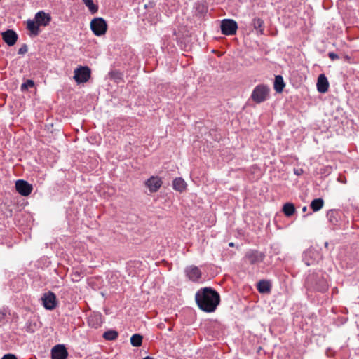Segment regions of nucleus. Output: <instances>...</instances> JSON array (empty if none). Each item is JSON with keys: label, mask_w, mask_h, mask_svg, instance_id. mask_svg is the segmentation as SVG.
Masks as SVG:
<instances>
[{"label": "nucleus", "mask_w": 359, "mask_h": 359, "mask_svg": "<svg viewBox=\"0 0 359 359\" xmlns=\"http://www.w3.org/2000/svg\"><path fill=\"white\" fill-rule=\"evenodd\" d=\"M195 300L198 308L207 313L215 311L220 302L219 293L211 287L199 290L195 294Z\"/></svg>", "instance_id": "1"}, {"label": "nucleus", "mask_w": 359, "mask_h": 359, "mask_svg": "<svg viewBox=\"0 0 359 359\" xmlns=\"http://www.w3.org/2000/svg\"><path fill=\"white\" fill-rule=\"evenodd\" d=\"M270 88L264 84L257 85L252 90L250 98L257 104H260L269 97Z\"/></svg>", "instance_id": "2"}, {"label": "nucleus", "mask_w": 359, "mask_h": 359, "mask_svg": "<svg viewBox=\"0 0 359 359\" xmlns=\"http://www.w3.org/2000/svg\"><path fill=\"white\" fill-rule=\"evenodd\" d=\"M327 275L323 273H317L311 276L308 281L313 283V287L319 292H325L328 288V283L327 280Z\"/></svg>", "instance_id": "3"}, {"label": "nucleus", "mask_w": 359, "mask_h": 359, "mask_svg": "<svg viewBox=\"0 0 359 359\" xmlns=\"http://www.w3.org/2000/svg\"><path fill=\"white\" fill-rule=\"evenodd\" d=\"M265 258V254L255 249H250L246 251L243 260L251 265L259 264Z\"/></svg>", "instance_id": "4"}, {"label": "nucleus", "mask_w": 359, "mask_h": 359, "mask_svg": "<svg viewBox=\"0 0 359 359\" xmlns=\"http://www.w3.org/2000/svg\"><path fill=\"white\" fill-rule=\"evenodd\" d=\"M90 29L95 36H102L107 30V22L102 18H95L90 22Z\"/></svg>", "instance_id": "5"}, {"label": "nucleus", "mask_w": 359, "mask_h": 359, "mask_svg": "<svg viewBox=\"0 0 359 359\" xmlns=\"http://www.w3.org/2000/svg\"><path fill=\"white\" fill-rule=\"evenodd\" d=\"M237 29V22L232 19H224L221 22V31L224 35H234L236 33Z\"/></svg>", "instance_id": "6"}, {"label": "nucleus", "mask_w": 359, "mask_h": 359, "mask_svg": "<svg viewBox=\"0 0 359 359\" xmlns=\"http://www.w3.org/2000/svg\"><path fill=\"white\" fill-rule=\"evenodd\" d=\"M90 69L88 67H80L74 70V78L76 83H81L88 81L90 77Z\"/></svg>", "instance_id": "7"}, {"label": "nucleus", "mask_w": 359, "mask_h": 359, "mask_svg": "<svg viewBox=\"0 0 359 359\" xmlns=\"http://www.w3.org/2000/svg\"><path fill=\"white\" fill-rule=\"evenodd\" d=\"M15 189L20 195L27 196L31 194L33 187L27 181L18 180L15 182Z\"/></svg>", "instance_id": "8"}, {"label": "nucleus", "mask_w": 359, "mask_h": 359, "mask_svg": "<svg viewBox=\"0 0 359 359\" xmlns=\"http://www.w3.org/2000/svg\"><path fill=\"white\" fill-rule=\"evenodd\" d=\"M42 301L43 304L46 309L53 310L57 306L56 296L50 291L43 294Z\"/></svg>", "instance_id": "9"}, {"label": "nucleus", "mask_w": 359, "mask_h": 359, "mask_svg": "<svg viewBox=\"0 0 359 359\" xmlns=\"http://www.w3.org/2000/svg\"><path fill=\"white\" fill-rule=\"evenodd\" d=\"M68 352L65 345L57 344L52 348L51 358L52 359H67Z\"/></svg>", "instance_id": "10"}, {"label": "nucleus", "mask_w": 359, "mask_h": 359, "mask_svg": "<svg viewBox=\"0 0 359 359\" xmlns=\"http://www.w3.org/2000/svg\"><path fill=\"white\" fill-rule=\"evenodd\" d=\"M1 36L4 41L9 46L15 45L18 39L17 33L13 29L2 32Z\"/></svg>", "instance_id": "11"}, {"label": "nucleus", "mask_w": 359, "mask_h": 359, "mask_svg": "<svg viewBox=\"0 0 359 359\" xmlns=\"http://www.w3.org/2000/svg\"><path fill=\"white\" fill-rule=\"evenodd\" d=\"M146 187L151 193L156 192L162 185V180L158 177L151 176L145 182Z\"/></svg>", "instance_id": "12"}, {"label": "nucleus", "mask_w": 359, "mask_h": 359, "mask_svg": "<svg viewBox=\"0 0 359 359\" xmlns=\"http://www.w3.org/2000/svg\"><path fill=\"white\" fill-rule=\"evenodd\" d=\"M184 272L187 277L193 282L198 281L201 276L200 269L196 266H189L186 267Z\"/></svg>", "instance_id": "13"}, {"label": "nucleus", "mask_w": 359, "mask_h": 359, "mask_svg": "<svg viewBox=\"0 0 359 359\" xmlns=\"http://www.w3.org/2000/svg\"><path fill=\"white\" fill-rule=\"evenodd\" d=\"M103 322V317L99 312L92 313L88 320L89 325L94 328H98L100 327Z\"/></svg>", "instance_id": "14"}, {"label": "nucleus", "mask_w": 359, "mask_h": 359, "mask_svg": "<svg viewBox=\"0 0 359 359\" xmlns=\"http://www.w3.org/2000/svg\"><path fill=\"white\" fill-rule=\"evenodd\" d=\"M34 19L39 27L47 26L51 20V16L44 11H39L36 13Z\"/></svg>", "instance_id": "15"}, {"label": "nucleus", "mask_w": 359, "mask_h": 359, "mask_svg": "<svg viewBox=\"0 0 359 359\" xmlns=\"http://www.w3.org/2000/svg\"><path fill=\"white\" fill-rule=\"evenodd\" d=\"M329 82L325 74H320L317 81V90L321 93L328 90Z\"/></svg>", "instance_id": "16"}, {"label": "nucleus", "mask_w": 359, "mask_h": 359, "mask_svg": "<svg viewBox=\"0 0 359 359\" xmlns=\"http://www.w3.org/2000/svg\"><path fill=\"white\" fill-rule=\"evenodd\" d=\"M172 187L180 193L186 190L187 183L182 177H177L172 182Z\"/></svg>", "instance_id": "17"}, {"label": "nucleus", "mask_w": 359, "mask_h": 359, "mask_svg": "<svg viewBox=\"0 0 359 359\" xmlns=\"http://www.w3.org/2000/svg\"><path fill=\"white\" fill-rule=\"evenodd\" d=\"M327 217L332 226H336L339 222V212L336 210H329L327 212Z\"/></svg>", "instance_id": "18"}, {"label": "nucleus", "mask_w": 359, "mask_h": 359, "mask_svg": "<svg viewBox=\"0 0 359 359\" xmlns=\"http://www.w3.org/2000/svg\"><path fill=\"white\" fill-rule=\"evenodd\" d=\"M27 28L30 31L32 36H36L39 35L40 32L39 25L36 20H28L27 22Z\"/></svg>", "instance_id": "19"}, {"label": "nucleus", "mask_w": 359, "mask_h": 359, "mask_svg": "<svg viewBox=\"0 0 359 359\" xmlns=\"http://www.w3.org/2000/svg\"><path fill=\"white\" fill-rule=\"evenodd\" d=\"M285 86V84L283 81V76L280 75L276 76L275 80H274V85H273L274 90L277 93H282Z\"/></svg>", "instance_id": "20"}, {"label": "nucleus", "mask_w": 359, "mask_h": 359, "mask_svg": "<svg viewBox=\"0 0 359 359\" xmlns=\"http://www.w3.org/2000/svg\"><path fill=\"white\" fill-rule=\"evenodd\" d=\"M271 283L268 280H260L257 283V290L260 293H268L271 290Z\"/></svg>", "instance_id": "21"}, {"label": "nucleus", "mask_w": 359, "mask_h": 359, "mask_svg": "<svg viewBox=\"0 0 359 359\" xmlns=\"http://www.w3.org/2000/svg\"><path fill=\"white\" fill-rule=\"evenodd\" d=\"M252 25L260 34H263L264 32V21L259 18H255L252 20Z\"/></svg>", "instance_id": "22"}, {"label": "nucleus", "mask_w": 359, "mask_h": 359, "mask_svg": "<svg viewBox=\"0 0 359 359\" xmlns=\"http://www.w3.org/2000/svg\"><path fill=\"white\" fill-rule=\"evenodd\" d=\"M24 329L27 332L34 333L39 329V325L37 322L35 320H28L27 321Z\"/></svg>", "instance_id": "23"}, {"label": "nucleus", "mask_w": 359, "mask_h": 359, "mask_svg": "<svg viewBox=\"0 0 359 359\" xmlns=\"http://www.w3.org/2000/svg\"><path fill=\"white\" fill-rule=\"evenodd\" d=\"M324 205V201L321 198L313 199L311 203V208L314 211L317 212L320 210Z\"/></svg>", "instance_id": "24"}, {"label": "nucleus", "mask_w": 359, "mask_h": 359, "mask_svg": "<svg viewBox=\"0 0 359 359\" xmlns=\"http://www.w3.org/2000/svg\"><path fill=\"white\" fill-rule=\"evenodd\" d=\"M295 207L292 203H287L283 207V212L287 217L292 216L295 212Z\"/></svg>", "instance_id": "25"}, {"label": "nucleus", "mask_w": 359, "mask_h": 359, "mask_svg": "<svg viewBox=\"0 0 359 359\" xmlns=\"http://www.w3.org/2000/svg\"><path fill=\"white\" fill-rule=\"evenodd\" d=\"M143 337L140 334H134L130 337V343L133 346L140 347L142 344Z\"/></svg>", "instance_id": "26"}, {"label": "nucleus", "mask_w": 359, "mask_h": 359, "mask_svg": "<svg viewBox=\"0 0 359 359\" xmlns=\"http://www.w3.org/2000/svg\"><path fill=\"white\" fill-rule=\"evenodd\" d=\"M102 337L106 340L114 341L118 338V333L116 330H109L104 332Z\"/></svg>", "instance_id": "27"}, {"label": "nucleus", "mask_w": 359, "mask_h": 359, "mask_svg": "<svg viewBox=\"0 0 359 359\" xmlns=\"http://www.w3.org/2000/svg\"><path fill=\"white\" fill-rule=\"evenodd\" d=\"M83 3L88 8L92 13H95L98 11V6L94 4L93 0H82Z\"/></svg>", "instance_id": "28"}, {"label": "nucleus", "mask_w": 359, "mask_h": 359, "mask_svg": "<svg viewBox=\"0 0 359 359\" xmlns=\"http://www.w3.org/2000/svg\"><path fill=\"white\" fill-rule=\"evenodd\" d=\"M34 86V82L33 80L27 79L25 82H24L21 86L20 89L22 92L27 90L29 88H32Z\"/></svg>", "instance_id": "29"}, {"label": "nucleus", "mask_w": 359, "mask_h": 359, "mask_svg": "<svg viewBox=\"0 0 359 359\" xmlns=\"http://www.w3.org/2000/svg\"><path fill=\"white\" fill-rule=\"evenodd\" d=\"M81 273L79 271H74L72 273V279L74 282H77L81 278Z\"/></svg>", "instance_id": "30"}, {"label": "nucleus", "mask_w": 359, "mask_h": 359, "mask_svg": "<svg viewBox=\"0 0 359 359\" xmlns=\"http://www.w3.org/2000/svg\"><path fill=\"white\" fill-rule=\"evenodd\" d=\"M28 50L27 46L26 44H23L18 50V54L23 55L25 54Z\"/></svg>", "instance_id": "31"}, {"label": "nucleus", "mask_w": 359, "mask_h": 359, "mask_svg": "<svg viewBox=\"0 0 359 359\" xmlns=\"http://www.w3.org/2000/svg\"><path fill=\"white\" fill-rule=\"evenodd\" d=\"M6 309H0V322L3 321L6 316Z\"/></svg>", "instance_id": "32"}, {"label": "nucleus", "mask_w": 359, "mask_h": 359, "mask_svg": "<svg viewBox=\"0 0 359 359\" xmlns=\"http://www.w3.org/2000/svg\"><path fill=\"white\" fill-rule=\"evenodd\" d=\"M328 56H329V57L332 60H334L339 59V55L337 53H334V52H330L328 53Z\"/></svg>", "instance_id": "33"}, {"label": "nucleus", "mask_w": 359, "mask_h": 359, "mask_svg": "<svg viewBox=\"0 0 359 359\" xmlns=\"http://www.w3.org/2000/svg\"><path fill=\"white\" fill-rule=\"evenodd\" d=\"M2 359H18L16 355L11 353L6 354L3 356Z\"/></svg>", "instance_id": "34"}, {"label": "nucleus", "mask_w": 359, "mask_h": 359, "mask_svg": "<svg viewBox=\"0 0 359 359\" xmlns=\"http://www.w3.org/2000/svg\"><path fill=\"white\" fill-rule=\"evenodd\" d=\"M303 172H304V171L302 168H294V173L297 176L301 175Z\"/></svg>", "instance_id": "35"}, {"label": "nucleus", "mask_w": 359, "mask_h": 359, "mask_svg": "<svg viewBox=\"0 0 359 359\" xmlns=\"http://www.w3.org/2000/svg\"><path fill=\"white\" fill-rule=\"evenodd\" d=\"M306 210H307L306 206L303 207V208H302V211H303V212H306Z\"/></svg>", "instance_id": "36"}, {"label": "nucleus", "mask_w": 359, "mask_h": 359, "mask_svg": "<svg viewBox=\"0 0 359 359\" xmlns=\"http://www.w3.org/2000/svg\"><path fill=\"white\" fill-rule=\"evenodd\" d=\"M143 359H154L150 356H146L145 358H144Z\"/></svg>", "instance_id": "37"}, {"label": "nucleus", "mask_w": 359, "mask_h": 359, "mask_svg": "<svg viewBox=\"0 0 359 359\" xmlns=\"http://www.w3.org/2000/svg\"><path fill=\"white\" fill-rule=\"evenodd\" d=\"M229 245L231 246V247H233L234 246V243H230L229 244Z\"/></svg>", "instance_id": "38"}]
</instances>
